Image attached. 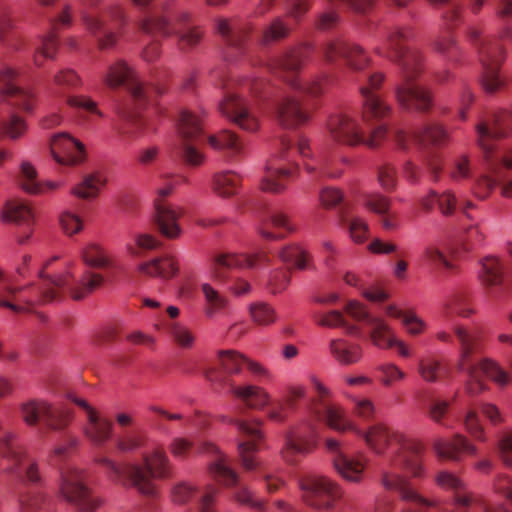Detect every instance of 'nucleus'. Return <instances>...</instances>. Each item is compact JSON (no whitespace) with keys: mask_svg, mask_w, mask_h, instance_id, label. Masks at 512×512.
Instances as JSON below:
<instances>
[{"mask_svg":"<svg viewBox=\"0 0 512 512\" xmlns=\"http://www.w3.org/2000/svg\"><path fill=\"white\" fill-rule=\"evenodd\" d=\"M352 426L348 431H354L364 438L366 444L377 454H383L390 444L397 446L396 454L389 459L388 466L382 471L381 484L388 491L398 492L402 500L415 505L403 509L402 512H427L429 508H434L436 512H453L439 500L421 495L399 473L403 469L413 477L424 475L421 460L423 446L420 442L384 424H375L368 431L358 430L353 424Z\"/></svg>","mask_w":512,"mask_h":512,"instance_id":"f257e3e1","label":"nucleus"},{"mask_svg":"<svg viewBox=\"0 0 512 512\" xmlns=\"http://www.w3.org/2000/svg\"><path fill=\"white\" fill-rule=\"evenodd\" d=\"M473 313L474 310L463 296L453 295L449 297L442 305L441 314L447 322H451L452 332L440 330L435 334L436 339L442 343L452 344L454 341L457 342L459 348L457 368L468 375L466 391L470 395H476L486 388L481 378L482 375L501 386H505L509 382L508 374L495 362L489 359L475 361L474 355L479 349L478 336L465 326L453 322L455 315L469 318Z\"/></svg>","mask_w":512,"mask_h":512,"instance_id":"f03ea898","label":"nucleus"},{"mask_svg":"<svg viewBox=\"0 0 512 512\" xmlns=\"http://www.w3.org/2000/svg\"><path fill=\"white\" fill-rule=\"evenodd\" d=\"M384 78L383 73L373 72L364 74L358 80L362 97V118L369 133L366 135L357 120L348 113H335L327 122L330 136L335 142L350 146L364 144L375 148L386 138L387 126L382 123L376 125V122H381L392 112L391 106L377 93Z\"/></svg>","mask_w":512,"mask_h":512,"instance_id":"7ed1b4c3","label":"nucleus"},{"mask_svg":"<svg viewBox=\"0 0 512 512\" xmlns=\"http://www.w3.org/2000/svg\"><path fill=\"white\" fill-rule=\"evenodd\" d=\"M55 260L57 257L50 259L38 272V286L33 283L26 286L6 283L0 290V307L15 313L28 312L37 303L44 304L61 299L63 289L68 291L73 300L80 301L104 283L103 275L89 269H85L79 277H75L69 270L56 277H50L45 273V269Z\"/></svg>","mask_w":512,"mask_h":512,"instance_id":"20e7f679","label":"nucleus"},{"mask_svg":"<svg viewBox=\"0 0 512 512\" xmlns=\"http://www.w3.org/2000/svg\"><path fill=\"white\" fill-rule=\"evenodd\" d=\"M412 33L408 28H391L387 31L385 44L376 53L394 61L401 74V82L395 86V97L404 109L427 112L432 106L428 90L415 83L423 71V56L417 49L410 48L408 41Z\"/></svg>","mask_w":512,"mask_h":512,"instance_id":"39448f33","label":"nucleus"},{"mask_svg":"<svg viewBox=\"0 0 512 512\" xmlns=\"http://www.w3.org/2000/svg\"><path fill=\"white\" fill-rule=\"evenodd\" d=\"M478 143L484 154L486 172L477 178L473 192L480 199L489 197L497 184H502L501 194L512 198V179L506 180V172L512 169V148L499 154L494 151L493 141L512 133V112L502 111L493 116L491 121L476 125Z\"/></svg>","mask_w":512,"mask_h":512,"instance_id":"423d86ee","label":"nucleus"},{"mask_svg":"<svg viewBox=\"0 0 512 512\" xmlns=\"http://www.w3.org/2000/svg\"><path fill=\"white\" fill-rule=\"evenodd\" d=\"M104 81L110 88L125 85L129 92V98L117 109V118L113 122L115 133L123 141H132L146 134L149 125L139 110L152 103L161 91L140 81L135 72L122 60L108 67Z\"/></svg>","mask_w":512,"mask_h":512,"instance_id":"0eeeda50","label":"nucleus"},{"mask_svg":"<svg viewBox=\"0 0 512 512\" xmlns=\"http://www.w3.org/2000/svg\"><path fill=\"white\" fill-rule=\"evenodd\" d=\"M99 464L107 468L112 481L125 487H133L146 497L156 496V486L153 478H167L169 472V459L163 449L157 448L151 454H143V465L115 461L101 457Z\"/></svg>","mask_w":512,"mask_h":512,"instance_id":"6e6552de","label":"nucleus"},{"mask_svg":"<svg viewBox=\"0 0 512 512\" xmlns=\"http://www.w3.org/2000/svg\"><path fill=\"white\" fill-rule=\"evenodd\" d=\"M18 72L12 67L3 65L0 68V91L4 104L0 108V140L7 138L16 141L23 137L28 129L26 121L12 111H6L4 106L25 112H32L36 104V94L31 89L15 85Z\"/></svg>","mask_w":512,"mask_h":512,"instance_id":"1a4fd4ad","label":"nucleus"},{"mask_svg":"<svg viewBox=\"0 0 512 512\" xmlns=\"http://www.w3.org/2000/svg\"><path fill=\"white\" fill-rule=\"evenodd\" d=\"M180 28L173 30L170 22L165 16L150 15L139 23L140 31L150 38V43L145 46L142 57L147 62L156 60L160 55V44L158 36H168L172 32L178 36V46L182 51H190L198 46L203 37V31L199 27L186 25L189 21V14L181 12L177 16Z\"/></svg>","mask_w":512,"mask_h":512,"instance_id":"9d476101","label":"nucleus"},{"mask_svg":"<svg viewBox=\"0 0 512 512\" xmlns=\"http://www.w3.org/2000/svg\"><path fill=\"white\" fill-rule=\"evenodd\" d=\"M221 81L225 90L223 100L219 104L222 114L241 129L250 132L256 131L259 127V121L251 112L247 101L244 99V94L248 91L257 93L262 81L245 80L241 83L239 91L237 81L226 79Z\"/></svg>","mask_w":512,"mask_h":512,"instance_id":"9b49d317","label":"nucleus"},{"mask_svg":"<svg viewBox=\"0 0 512 512\" xmlns=\"http://www.w3.org/2000/svg\"><path fill=\"white\" fill-rule=\"evenodd\" d=\"M309 51V46L289 50L274 59L270 63V69L281 77L294 92L317 97L325 91L328 85L329 80L326 76L317 77L305 83L299 82L297 78Z\"/></svg>","mask_w":512,"mask_h":512,"instance_id":"f8f14e48","label":"nucleus"},{"mask_svg":"<svg viewBox=\"0 0 512 512\" xmlns=\"http://www.w3.org/2000/svg\"><path fill=\"white\" fill-rule=\"evenodd\" d=\"M297 153L303 158L312 157V150L309 139L301 135L293 143L289 139L281 141V151L279 156L269 161L265 168V175L262 179L261 187L264 191L278 193L285 189L288 181L298 171V166L286 167L280 161H290L292 153Z\"/></svg>","mask_w":512,"mask_h":512,"instance_id":"ddd939ff","label":"nucleus"},{"mask_svg":"<svg viewBox=\"0 0 512 512\" xmlns=\"http://www.w3.org/2000/svg\"><path fill=\"white\" fill-rule=\"evenodd\" d=\"M467 37L476 48L482 65L481 83L487 93H494L503 86L499 75L501 64L505 59V49L497 39L482 38V31L475 26L467 30Z\"/></svg>","mask_w":512,"mask_h":512,"instance_id":"4468645a","label":"nucleus"},{"mask_svg":"<svg viewBox=\"0 0 512 512\" xmlns=\"http://www.w3.org/2000/svg\"><path fill=\"white\" fill-rule=\"evenodd\" d=\"M230 394L241 401L247 408L254 410L267 409V418L276 423H283L288 417V409L293 407L291 398L272 399L262 387L256 385H236L228 383Z\"/></svg>","mask_w":512,"mask_h":512,"instance_id":"2eb2a0df","label":"nucleus"},{"mask_svg":"<svg viewBox=\"0 0 512 512\" xmlns=\"http://www.w3.org/2000/svg\"><path fill=\"white\" fill-rule=\"evenodd\" d=\"M21 419L28 426H37L41 421L44 425L56 432L67 429L74 418L73 411L55 406L44 399H30L20 404Z\"/></svg>","mask_w":512,"mask_h":512,"instance_id":"dca6fc26","label":"nucleus"},{"mask_svg":"<svg viewBox=\"0 0 512 512\" xmlns=\"http://www.w3.org/2000/svg\"><path fill=\"white\" fill-rule=\"evenodd\" d=\"M81 19L86 29L95 38L99 50L113 48L117 42L115 30L126 23L124 8L120 4L108 6L106 11L98 16L82 12Z\"/></svg>","mask_w":512,"mask_h":512,"instance_id":"f3484780","label":"nucleus"},{"mask_svg":"<svg viewBox=\"0 0 512 512\" xmlns=\"http://www.w3.org/2000/svg\"><path fill=\"white\" fill-rule=\"evenodd\" d=\"M13 434L5 432L0 438V469L31 484H40L37 462L12 443Z\"/></svg>","mask_w":512,"mask_h":512,"instance_id":"a211bd4d","label":"nucleus"},{"mask_svg":"<svg viewBox=\"0 0 512 512\" xmlns=\"http://www.w3.org/2000/svg\"><path fill=\"white\" fill-rule=\"evenodd\" d=\"M60 495L79 512H94L101 504L87 486L86 473L74 466L61 471Z\"/></svg>","mask_w":512,"mask_h":512,"instance_id":"6ab92c4d","label":"nucleus"},{"mask_svg":"<svg viewBox=\"0 0 512 512\" xmlns=\"http://www.w3.org/2000/svg\"><path fill=\"white\" fill-rule=\"evenodd\" d=\"M311 383L316 392L309 408L311 417L338 432L352 429V423L345 418L343 408L329 401L330 390L317 378H312Z\"/></svg>","mask_w":512,"mask_h":512,"instance_id":"aec40b11","label":"nucleus"},{"mask_svg":"<svg viewBox=\"0 0 512 512\" xmlns=\"http://www.w3.org/2000/svg\"><path fill=\"white\" fill-rule=\"evenodd\" d=\"M203 133L201 120L189 110H183L178 120L179 155L183 162L198 167L205 161V155L196 148Z\"/></svg>","mask_w":512,"mask_h":512,"instance_id":"412c9836","label":"nucleus"},{"mask_svg":"<svg viewBox=\"0 0 512 512\" xmlns=\"http://www.w3.org/2000/svg\"><path fill=\"white\" fill-rule=\"evenodd\" d=\"M304 502L315 509H331L342 496L340 486L324 476L309 475L300 480Z\"/></svg>","mask_w":512,"mask_h":512,"instance_id":"4be33fe9","label":"nucleus"},{"mask_svg":"<svg viewBox=\"0 0 512 512\" xmlns=\"http://www.w3.org/2000/svg\"><path fill=\"white\" fill-rule=\"evenodd\" d=\"M325 446L331 454V461L337 473L346 481L359 483L368 462L367 457L363 453H347L340 442L333 438H328Z\"/></svg>","mask_w":512,"mask_h":512,"instance_id":"5701e85b","label":"nucleus"},{"mask_svg":"<svg viewBox=\"0 0 512 512\" xmlns=\"http://www.w3.org/2000/svg\"><path fill=\"white\" fill-rule=\"evenodd\" d=\"M68 398L79 406L86 414V422L82 427L84 437L94 447H102L112 435L113 425L84 399L68 396Z\"/></svg>","mask_w":512,"mask_h":512,"instance_id":"b1692460","label":"nucleus"},{"mask_svg":"<svg viewBox=\"0 0 512 512\" xmlns=\"http://www.w3.org/2000/svg\"><path fill=\"white\" fill-rule=\"evenodd\" d=\"M344 309L354 320L364 321L370 327V339L376 347L391 348V342L396 336L383 319L371 316L358 301H349Z\"/></svg>","mask_w":512,"mask_h":512,"instance_id":"393cba45","label":"nucleus"},{"mask_svg":"<svg viewBox=\"0 0 512 512\" xmlns=\"http://www.w3.org/2000/svg\"><path fill=\"white\" fill-rule=\"evenodd\" d=\"M240 435L244 438L238 443V452L244 468L248 471L257 467L253 458V453L258 449L259 443L263 438L261 431L262 422L257 419L243 420L239 418L231 419Z\"/></svg>","mask_w":512,"mask_h":512,"instance_id":"a878e982","label":"nucleus"},{"mask_svg":"<svg viewBox=\"0 0 512 512\" xmlns=\"http://www.w3.org/2000/svg\"><path fill=\"white\" fill-rule=\"evenodd\" d=\"M322 53L329 63H333L337 58L344 59L349 69L355 72L364 71L370 63V58L362 47L343 40L327 42L322 48Z\"/></svg>","mask_w":512,"mask_h":512,"instance_id":"bb28decb","label":"nucleus"},{"mask_svg":"<svg viewBox=\"0 0 512 512\" xmlns=\"http://www.w3.org/2000/svg\"><path fill=\"white\" fill-rule=\"evenodd\" d=\"M276 121L283 128H296L309 120V114L302 108L296 95L281 93L272 103Z\"/></svg>","mask_w":512,"mask_h":512,"instance_id":"cd10ccee","label":"nucleus"},{"mask_svg":"<svg viewBox=\"0 0 512 512\" xmlns=\"http://www.w3.org/2000/svg\"><path fill=\"white\" fill-rule=\"evenodd\" d=\"M268 255L264 252L247 255L234 253H221L214 259L213 275L216 280L225 283L228 279V271L235 268H257L268 264Z\"/></svg>","mask_w":512,"mask_h":512,"instance_id":"c85d7f7f","label":"nucleus"},{"mask_svg":"<svg viewBox=\"0 0 512 512\" xmlns=\"http://www.w3.org/2000/svg\"><path fill=\"white\" fill-rule=\"evenodd\" d=\"M375 0H327L330 5L341 2L355 11L364 12ZM397 6H404L409 0H390ZM434 5H446L443 19L448 30L456 26L461 20V7L455 0H429Z\"/></svg>","mask_w":512,"mask_h":512,"instance_id":"c756f323","label":"nucleus"},{"mask_svg":"<svg viewBox=\"0 0 512 512\" xmlns=\"http://www.w3.org/2000/svg\"><path fill=\"white\" fill-rule=\"evenodd\" d=\"M447 133L444 128L436 123L428 124L418 129H415L411 134L404 131H397L395 134V141L398 147L402 150H407L409 142L412 141L420 147H427L430 144L439 145L445 141Z\"/></svg>","mask_w":512,"mask_h":512,"instance_id":"7c9ffc66","label":"nucleus"},{"mask_svg":"<svg viewBox=\"0 0 512 512\" xmlns=\"http://www.w3.org/2000/svg\"><path fill=\"white\" fill-rule=\"evenodd\" d=\"M54 160L61 165H74L84 157V146L67 133L55 135L50 145Z\"/></svg>","mask_w":512,"mask_h":512,"instance_id":"2f4dec72","label":"nucleus"},{"mask_svg":"<svg viewBox=\"0 0 512 512\" xmlns=\"http://www.w3.org/2000/svg\"><path fill=\"white\" fill-rule=\"evenodd\" d=\"M154 205V224L157 230L168 239L178 238L182 232L179 224L182 209L160 200H155Z\"/></svg>","mask_w":512,"mask_h":512,"instance_id":"473e14b6","label":"nucleus"},{"mask_svg":"<svg viewBox=\"0 0 512 512\" xmlns=\"http://www.w3.org/2000/svg\"><path fill=\"white\" fill-rule=\"evenodd\" d=\"M436 484L453 493V502L460 512H467L468 508L477 499L470 493L464 482L455 474L448 471H440L435 477Z\"/></svg>","mask_w":512,"mask_h":512,"instance_id":"72a5a7b5","label":"nucleus"},{"mask_svg":"<svg viewBox=\"0 0 512 512\" xmlns=\"http://www.w3.org/2000/svg\"><path fill=\"white\" fill-rule=\"evenodd\" d=\"M18 182L25 192L33 195H44L61 186L59 182L55 181H39L36 169L29 162H22Z\"/></svg>","mask_w":512,"mask_h":512,"instance_id":"f704fd0d","label":"nucleus"},{"mask_svg":"<svg viewBox=\"0 0 512 512\" xmlns=\"http://www.w3.org/2000/svg\"><path fill=\"white\" fill-rule=\"evenodd\" d=\"M437 456L442 460L457 461L462 454H475L476 448L465 437L456 434L451 440L438 439L434 443Z\"/></svg>","mask_w":512,"mask_h":512,"instance_id":"c9c22d12","label":"nucleus"},{"mask_svg":"<svg viewBox=\"0 0 512 512\" xmlns=\"http://www.w3.org/2000/svg\"><path fill=\"white\" fill-rule=\"evenodd\" d=\"M258 231L265 239L278 240L285 237V233L293 232L294 227L286 214L279 210H273Z\"/></svg>","mask_w":512,"mask_h":512,"instance_id":"e433bc0d","label":"nucleus"},{"mask_svg":"<svg viewBox=\"0 0 512 512\" xmlns=\"http://www.w3.org/2000/svg\"><path fill=\"white\" fill-rule=\"evenodd\" d=\"M19 512H55L53 499L44 492L23 491L18 496Z\"/></svg>","mask_w":512,"mask_h":512,"instance_id":"4c0bfd02","label":"nucleus"},{"mask_svg":"<svg viewBox=\"0 0 512 512\" xmlns=\"http://www.w3.org/2000/svg\"><path fill=\"white\" fill-rule=\"evenodd\" d=\"M332 357L341 365H353L362 358V347L357 343L342 338L332 339L329 343Z\"/></svg>","mask_w":512,"mask_h":512,"instance_id":"58836bf2","label":"nucleus"},{"mask_svg":"<svg viewBox=\"0 0 512 512\" xmlns=\"http://www.w3.org/2000/svg\"><path fill=\"white\" fill-rule=\"evenodd\" d=\"M204 449L215 455L210 464V472L213 477L226 486L237 484L238 476L229 466L227 458L213 444H205Z\"/></svg>","mask_w":512,"mask_h":512,"instance_id":"ea45409f","label":"nucleus"},{"mask_svg":"<svg viewBox=\"0 0 512 512\" xmlns=\"http://www.w3.org/2000/svg\"><path fill=\"white\" fill-rule=\"evenodd\" d=\"M216 31L230 47L240 48L247 36L248 29L235 20L218 18L215 23Z\"/></svg>","mask_w":512,"mask_h":512,"instance_id":"a19ab883","label":"nucleus"},{"mask_svg":"<svg viewBox=\"0 0 512 512\" xmlns=\"http://www.w3.org/2000/svg\"><path fill=\"white\" fill-rule=\"evenodd\" d=\"M479 278L486 287H498L504 282V264L496 257L487 256L481 260Z\"/></svg>","mask_w":512,"mask_h":512,"instance_id":"79ce46f5","label":"nucleus"},{"mask_svg":"<svg viewBox=\"0 0 512 512\" xmlns=\"http://www.w3.org/2000/svg\"><path fill=\"white\" fill-rule=\"evenodd\" d=\"M80 256L84 264L89 268L104 269L114 266L113 256L96 243L85 245L80 252Z\"/></svg>","mask_w":512,"mask_h":512,"instance_id":"37998d69","label":"nucleus"},{"mask_svg":"<svg viewBox=\"0 0 512 512\" xmlns=\"http://www.w3.org/2000/svg\"><path fill=\"white\" fill-rule=\"evenodd\" d=\"M2 217L4 221L30 227L33 223V212L28 204L19 199L8 200L4 206Z\"/></svg>","mask_w":512,"mask_h":512,"instance_id":"c03bdc74","label":"nucleus"},{"mask_svg":"<svg viewBox=\"0 0 512 512\" xmlns=\"http://www.w3.org/2000/svg\"><path fill=\"white\" fill-rule=\"evenodd\" d=\"M2 217L4 221L30 227L33 223V212L28 204L19 199L8 200L4 206Z\"/></svg>","mask_w":512,"mask_h":512,"instance_id":"a18cd8bd","label":"nucleus"},{"mask_svg":"<svg viewBox=\"0 0 512 512\" xmlns=\"http://www.w3.org/2000/svg\"><path fill=\"white\" fill-rule=\"evenodd\" d=\"M241 178L234 171L217 172L212 178V190L222 198H230L237 193Z\"/></svg>","mask_w":512,"mask_h":512,"instance_id":"49530a36","label":"nucleus"},{"mask_svg":"<svg viewBox=\"0 0 512 512\" xmlns=\"http://www.w3.org/2000/svg\"><path fill=\"white\" fill-rule=\"evenodd\" d=\"M314 445L302 434L295 432L286 438L285 447L282 450V456L286 462L295 463L298 457L309 453Z\"/></svg>","mask_w":512,"mask_h":512,"instance_id":"de8ad7c7","label":"nucleus"},{"mask_svg":"<svg viewBox=\"0 0 512 512\" xmlns=\"http://www.w3.org/2000/svg\"><path fill=\"white\" fill-rule=\"evenodd\" d=\"M139 271L148 276L171 278L178 271L176 262L171 257L156 258L150 262L142 263Z\"/></svg>","mask_w":512,"mask_h":512,"instance_id":"09e8293b","label":"nucleus"},{"mask_svg":"<svg viewBox=\"0 0 512 512\" xmlns=\"http://www.w3.org/2000/svg\"><path fill=\"white\" fill-rule=\"evenodd\" d=\"M209 145L216 150H227L231 155H240L243 151L242 141L230 131H221L208 137Z\"/></svg>","mask_w":512,"mask_h":512,"instance_id":"8fccbe9b","label":"nucleus"},{"mask_svg":"<svg viewBox=\"0 0 512 512\" xmlns=\"http://www.w3.org/2000/svg\"><path fill=\"white\" fill-rule=\"evenodd\" d=\"M305 170L317 179L324 177L337 178L342 174L340 170L331 169L327 147L321 148L315 165L305 164Z\"/></svg>","mask_w":512,"mask_h":512,"instance_id":"3c124183","label":"nucleus"},{"mask_svg":"<svg viewBox=\"0 0 512 512\" xmlns=\"http://www.w3.org/2000/svg\"><path fill=\"white\" fill-rule=\"evenodd\" d=\"M15 27V18L9 6H0V42L7 47L19 49L16 39L10 34Z\"/></svg>","mask_w":512,"mask_h":512,"instance_id":"603ef678","label":"nucleus"},{"mask_svg":"<svg viewBox=\"0 0 512 512\" xmlns=\"http://www.w3.org/2000/svg\"><path fill=\"white\" fill-rule=\"evenodd\" d=\"M278 257L287 266L301 270L308 267V254L298 245L291 244L283 247L279 251Z\"/></svg>","mask_w":512,"mask_h":512,"instance_id":"864d4df0","label":"nucleus"},{"mask_svg":"<svg viewBox=\"0 0 512 512\" xmlns=\"http://www.w3.org/2000/svg\"><path fill=\"white\" fill-rule=\"evenodd\" d=\"M166 329L173 342L182 349H191L195 343V335L190 328L179 322H168Z\"/></svg>","mask_w":512,"mask_h":512,"instance_id":"5fc2aeb1","label":"nucleus"},{"mask_svg":"<svg viewBox=\"0 0 512 512\" xmlns=\"http://www.w3.org/2000/svg\"><path fill=\"white\" fill-rule=\"evenodd\" d=\"M81 84L79 75L70 68L60 69L53 76L54 93L59 96H66L65 90L73 89Z\"/></svg>","mask_w":512,"mask_h":512,"instance_id":"6e6d98bb","label":"nucleus"},{"mask_svg":"<svg viewBox=\"0 0 512 512\" xmlns=\"http://www.w3.org/2000/svg\"><path fill=\"white\" fill-rule=\"evenodd\" d=\"M66 103L75 110L82 112L85 118L90 116L103 117L102 112L97 107V103L88 96L67 95Z\"/></svg>","mask_w":512,"mask_h":512,"instance_id":"4d7b16f0","label":"nucleus"},{"mask_svg":"<svg viewBox=\"0 0 512 512\" xmlns=\"http://www.w3.org/2000/svg\"><path fill=\"white\" fill-rule=\"evenodd\" d=\"M443 366L434 356L421 358L418 364V373L426 382L434 383L440 379Z\"/></svg>","mask_w":512,"mask_h":512,"instance_id":"13d9d810","label":"nucleus"},{"mask_svg":"<svg viewBox=\"0 0 512 512\" xmlns=\"http://www.w3.org/2000/svg\"><path fill=\"white\" fill-rule=\"evenodd\" d=\"M316 321L319 325L325 327H343L349 335L359 334V328L355 325L348 324L345 321L343 314L338 310H332L326 314H321L317 316Z\"/></svg>","mask_w":512,"mask_h":512,"instance_id":"bf43d9fd","label":"nucleus"},{"mask_svg":"<svg viewBox=\"0 0 512 512\" xmlns=\"http://www.w3.org/2000/svg\"><path fill=\"white\" fill-rule=\"evenodd\" d=\"M207 304L206 314L212 317L214 313L223 310L227 306V299L221 295L210 284L204 283L201 286Z\"/></svg>","mask_w":512,"mask_h":512,"instance_id":"052dcab7","label":"nucleus"},{"mask_svg":"<svg viewBox=\"0 0 512 512\" xmlns=\"http://www.w3.org/2000/svg\"><path fill=\"white\" fill-rule=\"evenodd\" d=\"M218 357L221 368L226 374L240 373L246 362V358L242 354L232 350L219 351Z\"/></svg>","mask_w":512,"mask_h":512,"instance_id":"680f3d73","label":"nucleus"},{"mask_svg":"<svg viewBox=\"0 0 512 512\" xmlns=\"http://www.w3.org/2000/svg\"><path fill=\"white\" fill-rule=\"evenodd\" d=\"M58 47V41L55 32L52 31L41 40V46L37 48L34 55V63L41 67L44 59H53Z\"/></svg>","mask_w":512,"mask_h":512,"instance_id":"e2e57ef3","label":"nucleus"},{"mask_svg":"<svg viewBox=\"0 0 512 512\" xmlns=\"http://www.w3.org/2000/svg\"><path fill=\"white\" fill-rule=\"evenodd\" d=\"M104 180L98 175H89L83 181L72 189V193L80 198L89 199L96 197Z\"/></svg>","mask_w":512,"mask_h":512,"instance_id":"0e129e2a","label":"nucleus"},{"mask_svg":"<svg viewBox=\"0 0 512 512\" xmlns=\"http://www.w3.org/2000/svg\"><path fill=\"white\" fill-rule=\"evenodd\" d=\"M146 443V436L137 431L124 433L116 440V447L121 453H131L143 447Z\"/></svg>","mask_w":512,"mask_h":512,"instance_id":"69168bd1","label":"nucleus"},{"mask_svg":"<svg viewBox=\"0 0 512 512\" xmlns=\"http://www.w3.org/2000/svg\"><path fill=\"white\" fill-rule=\"evenodd\" d=\"M436 51L446 56L451 61H456L461 53L460 47L450 33L440 36L434 43Z\"/></svg>","mask_w":512,"mask_h":512,"instance_id":"338daca9","label":"nucleus"},{"mask_svg":"<svg viewBox=\"0 0 512 512\" xmlns=\"http://www.w3.org/2000/svg\"><path fill=\"white\" fill-rule=\"evenodd\" d=\"M425 259L435 268H443L446 271H454L456 266L449 261L446 254L437 246H428L424 251Z\"/></svg>","mask_w":512,"mask_h":512,"instance_id":"774afa93","label":"nucleus"}]
</instances>
